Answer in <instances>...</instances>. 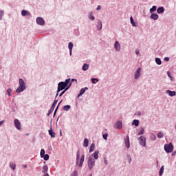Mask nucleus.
<instances>
[{
  "instance_id": "f257e3e1",
  "label": "nucleus",
  "mask_w": 176,
  "mask_h": 176,
  "mask_svg": "<svg viewBox=\"0 0 176 176\" xmlns=\"http://www.w3.org/2000/svg\"><path fill=\"white\" fill-rule=\"evenodd\" d=\"M27 89V85H25V82H24V80L23 78L19 79V87L16 89V93L20 94L23 93L24 90Z\"/></svg>"
},
{
  "instance_id": "f03ea898",
  "label": "nucleus",
  "mask_w": 176,
  "mask_h": 176,
  "mask_svg": "<svg viewBox=\"0 0 176 176\" xmlns=\"http://www.w3.org/2000/svg\"><path fill=\"white\" fill-rule=\"evenodd\" d=\"M69 82H71V78L66 79L65 82L61 81L58 84V91H63L68 85H69Z\"/></svg>"
},
{
  "instance_id": "7ed1b4c3",
  "label": "nucleus",
  "mask_w": 176,
  "mask_h": 176,
  "mask_svg": "<svg viewBox=\"0 0 176 176\" xmlns=\"http://www.w3.org/2000/svg\"><path fill=\"white\" fill-rule=\"evenodd\" d=\"M83 162H85V155H82L80 157L79 154V150H78L76 153V166L78 167H82V166H83Z\"/></svg>"
},
{
  "instance_id": "20e7f679",
  "label": "nucleus",
  "mask_w": 176,
  "mask_h": 176,
  "mask_svg": "<svg viewBox=\"0 0 176 176\" xmlns=\"http://www.w3.org/2000/svg\"><path fill=\"white\" fill-rule=\"evenodd\" d=\"M87 164L89 170H93V167L96 166V160L94 158H92L91 157H89Z\"/></svg>"
},
{
  "instance_id": "39448f33",
  "label": "nucleus",
  "mask_w": 176,
  "mask_h": 176,
  "mask_svg": "<svg viewBox=\"0 0 176 176\" xmlns=\"http://www.w3.org/2000/svg\"><path fill=\"white\" fill-rule=\"evenodd\" d=\"M164 151L166 153H171L174 151V146L173 143L166 144L164 145Z\"/></svg>"
},
{
  "instance_id": "423d86ee",
  "label": "nucleus",
  "mask_w": 176,
  "mask_h": 176,
  "mask_svg": "<svg viewBox=\"0 0 176 176\" xmlns=\"http://www.w3.org/2000/svg\"><path fill=\"white\" fill-rule=\"evenodd\" d=\"M138 141L141 146H143V147L146 146V138H145V136H140L138 138Z\"/></svg>"
},
{
  "instance_id": "0eeeda50",
  "label": "nucleus",
  "mask_w": 176,
  "mask_h": 176,
  "mask_svg": "<svg viewBox=\"0 0 176 176\" xmlns=\"http://www.w3.org/2000/svg\"><path fill=\"white\" fill-rule=\"evenodd\" d=\"M14 124L16 130H21V122L19 119L16 118L14 120Z\"/></svg>"
},
{
  "instance_id": "6e6552de",
  "label": "nucleus",
  "mask_w": 176,
  "mask_h": 176,
  "mask_svg": "<svg viewBox=\"0 0 176 176\" xmlns=\"http://www.w3.org/2000/svg\"><path fill=\"white\" fill-rule=\"evenodd\" d=\"M36 22L38 25H45V19L41 16L36 19Z\"/></svg>"
},
{
  "instance_id": "1a4fd4ad",
  "label": "nucleus",
  "mask_w": 176,
  "mask_h": 176,
  "mask_svg": "<svg viewBox=\"0 0 176 176\" xmlns=\"http://www.w3.org/2000/svg\"><path fill=\"white\" fill-rule=\"evenodd\" d=\"M125 146L127 149L130 148V138L129 135H126V138L124 139Z\"/></svg>"
},
{
  "instance_id": "9d476101",
  "label": "nucleus",
  "mask_w": 176,
  "mask_h": 176,
  "mask_svg": "<svg viewBox=\"0 0 176 176\" xmlns=\"http://www.w3.org/2000/svg\"><path fill=\"white\" fill-rule=\"evenodd\" d=\"M141 76V68L139 67L135 72L134 78L135 80L140 79V77Z\"/></svg>"
},
{
  "instance_id": "9b49d317",
  "label": "nucleus",
  "mask_w": 176,
  "mask_h": 176,
  "mask_svg": "<svg viewBox=\"0 0 176 176\" xmlns=\"http://www.w3.org/2000/svg\"><path fill=\"white\" fill-rule=\"evenodd\" d=\"M123 127V123L122 121H117L114 124V129H122Z\"/></svg>"
},
{
  "instance_id": "f8f14e48",
  "label": "nucleus",
  "mask_w": 176,
  "mask_h": 176,
  "mask_svg": "<svg viewBox=\"0 0 176 176\" xmlns=\"http://www.w3.org/2000/svg\"><path fill=\"white\" fill-rule=\"evenodd\" d=\"M100 153V151L98 150L95 151L94 153L91 154L89 157H91L92 159H95V160H97L98 159V154Z\"/></svg>"
},
{
  "instance_id": "ddd939ff",
  "label": "nucleus",
  "mask_w": 176,
  "mask_h": 176,
  "mask_svg": "<svg viewBox=\"0 0 176 176\" xmlns=\"http://www.w3.org/2000/svg\"><path fill=\"white\" fill-rule=\"evenodd\" d=\"M114 49L116 52H120V43L119 41H116L114 43Z\"/></svg>"
},
{
  "instance_id": "4468645a",
  "label": "nucleus",
  "mask_w": 176,
  "mask_h": 176,
  "mask_svg": "<svg viewBox=\"0 0 176 176\" xmlns=\"http://www.w3.org/2000/svg\"><path fill=\"white\" fill-rule=\"evenodd\" d=\"M48 134L50 135L51 138H54L56 137V133L53 131V128L52 125L50 129L48 131Z\"/></svg>"
},
{
  "instance_id": "2eb2a0df",
  "label": "nucleus",
  "mask_w": 176,
  "mask_h": 176,
  "mask_svg": "<svg viewBox=\"0 0 176 176\" xmlns=\"http://www.w3.org/2000/svg\"><path fill=\"white\" fill-rule=\"evenodd\" d=\"M86 90H89V88L87 87H84V88H82L80 90V93L78 96V98H79L80 97H81V96H83V94H85V93H86Z\"/></svg>"
},
{
  "instance_id": "dca6fc26",
  "label": "nucleus",
  "mask_w": 176,
  "mask_h": 176,
  "mask_svg": "<svg viewBox=\"0 0 176 176\" xmlns=\"http://www.w3.org/2000/svg\"><path fill=\"white\" fill-rule=\"evenodd\" d=\"M150 19L154 21L159 20V14L156 13H152L150 16Z\"/></svg>"
},
{
  "instance_id": "f3484780",
  "label": "nucleus",
  "mask_w": 176,
  "mask_h": 176,
  "mask_svg": "<svg viewBox=\"0 0 176 176\" xmlns=\"http://www.w3.org/2000/svg\"><path fill=\"white\" fill-rule=\"evenodd\" d=\"M166 94H168L170 97H174V96H176V92L175 91H171V90H166Z\"/></svg>"
},
{
  "instance_id": "a211bd4d",
  "label": "nucleus",
  "mask_w": 176,
  "mask_h": 176,
  "mask_svg": "<svg viewBox=\"0 0 176 176\" xmlns=\"http://www.w3.org/2000/svg\"><path fill=\"white\" fill-rule=\"evenodd\" d=\"M47 171H49V167L47 166V165L43 166L42 169V173L47 174Z\"/></svg>"
},
{
  "instance_id": "6ab92c4d",
  "label": "nucleus",
  "mask_w": 176,
  "mask_h": 176,
  "mask_svg": "<svg viewBox=\"0 0 176 176\" xmlns=\"http://www.w3.org/2000/svg\"><path fill=\"white\" fill-rule=\"evenodd\" d=\"M21 15L23 16H31V12H30L29 11H27L25 10H23L21 11Z\"/></svg>"
},
{
  "instance_id": "aec40b11",
  "label": "nucleus",
  "mask_w": 176,
  "mask_h": 176,
  "mask_svg": "<svg viewBox=\"0 0 176 176\" xmlns=\"http://www.w3.org/2000/svg\"><path fill=\"white\" fill-rule=\"evenodd\" d=\"M157 12L158 13V14H161L162 13H164V7H163V6L159 7L157 9Z\"/></svg>"
},
{
  "instance_id": "412c9836",
  "label": "nucleus",
  "mask_w": 176,
  "mask_h": 176,
  "mask_svg": "<svg viewBox=\"0 0 176 176\" xmlns=\"http://www.w3.org/2000/svg\"><path fill=\"white\" fill-rule=\"evenodd\" d=\"M97 30L98 31H101V30H102V22H101V21H98Z\"/></svg>"
},
{
  "instance_id": "4be33fe9",
  "label": "nucleus",
  "mask_w": 176,
  "mask_h": 176,
  "mask_svg": "<svg viewBox=\"0 0 176 176\" xmlns=\"http://www.w3.org/2000/svg\"><path fill=\"white\" fill-rule=\"evenodd\" d=\"M88 18L89 19V20H91V21H94V20H96V17L93 16V12H90L89 13Z\"/></svg>"
},
{
  "instance_id": "5701e85b",
  "label": "nucleus",
  "mask_w": 176,
  "mask_h": 176,
  "mask_svg": "<svg viewBox=\"0 0 176 176\" xmlns=\"http://www.w3.org/2000/svg\"><path fill=\"white\" fill-rule=\"evenodd\" d=\"M130 21H131V24H132L133 27H138V26L137 25V23L135 21H134V19L133 18V16L130 17Z\"/></svg>"
},
{
  "instance_id": "b1692460",
  "label": "nucleus",
  "mask_w": 176,
  "mask_h": 176,
  "mask_svg": "<svg viewBox=\"0 0 176 176\" xmlns=\"http://www.w3.org/2000/svg\"><path fill=\"white\" fill-rule=\"evenodd\" d=\"M132 126H135V127H138V126H140V120H133L132 122Z\"/></svg>"
},
{
  "instance_id": "393cba45",
  "label": "nucleus",
  "mask_w": 176,
  "mask_h": 176,
  "mask_svg": "<svg viewBox=\"0 0 176 176\" xmlns=\"http://www.w3.org/2000/svg\"><path fill=\"white\" fill-rule=\"evenodd\" d=\"M95 148H96V144L94 143H92L89 147V153H91V152H94Z\"/></svg>"
},
{
  "instance_id": "a878e982",
  "label": "nucleus",
  "mask_w": 176,
  "mask_h": 176,
  "mask_svg": "<svg viewBox=\"0 0 176 176\" xmlns=\"http://www.w3.org/2000/svg\"><path fill=\"white\" fill-rule=\"evenodd\" d=\"M82 71H87V69H89V64L84 63L82 67Z\"/></svg>"
},
{
  "instance_id": "bb28decb",
  "label": "nucleus",
  "mask_w": 176,
  "mask_h": 176,
  "mask_svg": "<svg viewBox=\"0 0 176 176\" xmlns=\"http://www.w3.org/2000/svg\"><path fill=\"white\" fill-rule=\"evenodd\" d=\"M83 146H85V148H87V146H89V139L85 138L84 140Z\"/></svg>"
},
{
  "instance_id": "cd10ccee",
  "label": "nucleus",
  "mask_w": 176,
  "mask_h": 176,
  "mask_svg": "<svg viewBox=\"0 0 176 176\" xmlns=\"http://www.w3.org/2000/svg\"><path fill=\"white\" fill-rule=\"evenodd\" d=\"M163 173H164V165L162 166V167L160 169L159 175L160 176H162L163 175Z\"/></svg>"
},
{
  "instance_id": "c85d7f7f",
  "label": "nucleus",
  "mask_w": 176,
  "mask_h": 176,
  "mask_svg": "<svg viewBox=\"0 0 176 176\" xmlns=\"http://www.w3.org/2000/svg\"><path fill=\"white\" fill-rule=\"evenodd\" d=\"M69 109H71V105L69 104H67L63 107V111H66L67 112H68Z\"/></svg>"
},
{
  "instance_id": "c756f323",
  "label": "nucleus",
  "mask_w": 176,
  "mask_h": 176,
  "mask_svg": "<svg viewBox=\"0 0 176 176\" xmlns=\"http://www.w3.org/2000/svg\"><path fill=\"white\" fill-rule=\"evenodd\" d=\"M157 7L156 6H153L151 8H150V13H153V12H156Z\"/></svg>"
},
{
  "instance_id": "7c9ffc66",
  "label": "nucleus",
  "mask_w": 176,
  "mask_h": 176,
  "mask_svg": "<svg viewBox=\"0 0 176 176\" xmlns=\"http://www.w3.org/2000/svg\"><path fill=\"white\" fill-rule=\"evenodd\" d=\"M155 63L157 65H162V59L160 58H155Z\"/></svg>"
},
{
  "instance_id": "2f4dec72",
  "label": "nucleus",
  "mask_w": 176,
  "mask_h": 176,
  "mask_svg": "<svg viewBox=\"0 0 176 176\" xmlns=\"http://www.w3.org/2000/svg\"><path fill=\"white\" fill-rule=\"evenodd\" d=\"M157 137V138H163V137H164V133L163 132H158Z\"/></svg>"
},
{
  "instance_id": "473e14b6",
  "label": "nucleus",
  "mask_w": 176,
  "mask_h": 176,
  "mask_svg": "<svg viewBox=\"0 0 176 176\" xmlns=\"http://www.w3.org/2000/svg\"><path fill=\"white\" fill-rule=\"evenodd\" d=\"M10 167L12 170H16V164H14L13 162H10Z\"/></svg>"
},
{
  "instance_id": "72a5a7b5",
  "label": "nucleus",
  "mask_w": 176,
  "mask_h": 176,
  "mask_svg": "<svg viewBox=\"0 0 176 176\" xmlns=\"http://www.w3.org/2000/svg\"><path fill=\"white\" fill-rule=\"evenodd\" d=\"M72 86V82H69L68 85L64 89V91L66 92L67 91L69 90V88Z\"/></svg>"
},
{
  "instance_id": "f704fd0d",
  "label": "nucleus",
  "mask_w": 176,
  "mask_h": 176,
  "mask_svg": "<svg viewBox=\"0 0 176 176\" xmlns=\"http://www.w3.org/2000/svg\"><path fill=\"white\" fill-rule=\"evenodd\" d=\"M72 86V82H69L68 85L64 89V91L66 92L67 91L69 90V88Z\"/></svg>"
},
{
  "instance_id": "c9c22d12",
  "label": "nucleus",
  "mask_w": 176,
  "mask_h": 176,
  "mask_svg": "<svg viewBox=\"0 0 176 176\" xmlns=\"http://www.w3.org/2000/svg\"><path fill=\"white\" fill-rule=\"evenodd\" d=\"M68 49L69 50H72V49H74V43H72V42L69 43Z\"/></svg>"
},
{
  "instance_id": "e433bc0d",
  "label": "nucleus",
  "mask_w": 176,
  "mask_h": 176,
  "mask_svg": "<svg viewBox=\"0 0 176 176\" xmlns=\"http://www.w3.org/2000/svg\"><path fill=\"white\" fill-rule=\"evenodd\" d=\"M96 82H100V80L98 78H91V82L93 83V85H96Z\"/></svg>"
},
{
  "instance_id": "4c0bfd02",
  "label": "nucleus",
  "mask_w": 176,
  "mask_h": 176,
  "mask_svg": "<svg viewBox=\"0 0 176 176\" xmlns=\"http://www.w3.org/2000/svg\"><path fill=\"white\" fill-rule=\"evenodd\" d=\"M45 162L49 160V154H45L41 157Z\"/></svg>"
},
{
  "instance_id": "58836bf2",
  "label": "nucleus",
  "mask_w": 176,
  "mask_h": 176,
  "mask_svg": "<svg viewBox=\"0 0 176 176\" xmlns=\"http://www.w3.org/2000/svg\"><path fill=\"white\" fill-rule=\"evenodd\" d=\"M144 132L145 129H144V128H142L141 130L138 132V135H142Z\"/></svg>"
},
{
  "instance_id": "ea45409f",
  "label": "nucleus",
  "mask_w": 176,
  "mask_h": 176,
  "mask_svg": "<svg viewBox=\"0 0 176 176\" xmlns=\"http://www.w3.org/2000/svg\"><path fill=\"white\" fill-rule=\"evenodd\" d=\"M12 89H10V88H8V89H7V94H8V96H9V97H11L12 96Z\"/></svg>"
},
{
  "instance_id": "a19ab883",
  "label": "nucleus",
  "mask_w": 176,
  "mask_h": 176,
  "mask_svg": "<svg viewBox=\"0 0 176 176\" xmlns=\"http://www.w3.org/2000/svg\"><path fill=\"white\" fill-rule=\"evenodd\" d=\"M46 154H45V149L42 148L41 150V152H40V156L41 157H43V156L45 155Z\"/></svg>"
},
{
  "instance_id": "79ce46f5",
  "label": "nucleus",
  "mask_w": 176,
  "mask_h": 176,
  "mask_svg": "<svg viewBox=\"0 0 176 176\" xmlns=\"http://www.w3.org/2000/svg\"><path fill=\"white\" fill-rule=\"evenodd\" d=\"M3 14H5V12L3 10H0V20H2V17H3Z\"/></svg>"
},
{
  "instance_id": "37998d69",
  "label": "nucleus",
  "mask_w": 176,
  "mask_h": 176,
  "mask_svg": "<svg viewBox=\"0 0 176 176\" xmlns=\"http://www.w3.org/2000/svg\"><path fill=\"white\" fill-rule=\"evenodd\" d=\"M151 141H155L156 140V135L155 134H153L151 135Z\"/></svg>"
},
{
  "instance_id": "c03bdc74",
  "label": "nucleus",
  "mask_w": 176,
  "mask_h": 176,
  "mask_svg": "<svg viewBox=\"0 0 176 176\" xmlns=\"http://www.w3.org/2000/svg\"><path fill=\"white\" fill-rule=\"evenodd\" d=\"M103 139L107 140H108V133H104L102 135Z\"/></svg>"
},
{
  "instance_id": "a18cd8bd",
  "label": "nucleus",
  "mask_w": 176,
  "mask_h": 176,
  "mask_svg": "<svg viewBox=\"0 0 176 176\" xmlns=\"http://www.w3.org/2000/svg\"><path fill=\"white\" fill-rule=\"evenodd\" d=\"M71 176H78V171L74 170V171L72 173Z\"/></svg>"
},
{
  "instance_id": "49530a36",
  "label": "nucleus",
  "mask_w": 176,
  "mask_h": 176,
  "mask_svg": "<svg viewBox=\"0 0 176 176\" xmlns=\"http://www.w3.org/2000/svg\"><path fill=\"white\" fill-rule=\"evenodd\" d=\"M54 110H52V109H50V110L48 111V113L47 114V116H50V114H52L53 113Z\"/></svg>"
},
{
  "instance_id": "de8ad7c7",
  "label": "nucleus",
  "mask_w": 176,
  "mask_h": 176,
  "mask_svg": "<svg viewBox=\"0 0 176 176\" xmlns=\"http://www.w3.org/2000/svg\"><path fill=\"white\" fill-rule=\"evenodd\" d=\"M127 160H128V162L129 163H131V156L127 155Z\"/></svg>"
},
{
  "instance_id": "09e8293b",
  "label": "nucleus",
  "mask_w": 176,
  "mask_h": 176,
  "mask_svg": "<svg viewBox=\"0 0 176 176\" xmlns=\"http://www.w3.org/2000/svg\"><path fill=\"white\" fill-rule=\"evenodd\" d=\"M54 108H56V104L54 103H52L50 109H52V111H54Z\"/></svg>"
},
{
  "instance_id": "8fccbe9b",
  "label": "nucleus",
  "mask_w": 176,
  "mask_h": 176,
  "mask_svg": "<svg viewBox=\"0 0 176 176\" xmlns=\"http://www.w3.org/2000/svg\"><path fill=\"white\" fill-rule=\"evenodd\" d=\"M54 108H56V104L54 103H52L50 109H52V111H54Z\"/></svg>"
},
{
  "instance_id": "3c124183",
  "label": "nucleus",
  "mask_w": 176,
  "mask_h": 176,
  "mask_svg": "<svg viewBox=\"0 0 176 176\" xmlns=\"http://www.w3.org/2000/svg\"><path fill=\"white\" fill-rule=\"evenodd\" d=\"M167 75L168 76V78H170L171 79V80H173V76H171V74H170V72H167Z\"/></svg>"
},
{
  "instance_id": "603ef678",
  "label": "nucleus",
  "mask_w": 176,
  "mask_h": 176,
  "mask_svg": "<svg viewBox=\"0 0 176 176\" xmlns=\"http://www.w3.org/2000/svg\"><path fill=\"white\" fill-rule=\"evenodd\" d=\"M135 115L136 116H141V111H136L135 113Z\"/></svg>"
},
{
  "instance_id": "864d4df0",
  "label": "nucleus",
  "mask_w": 176,
  "mask_h": 176,
  "mask_svg": "<svg viewBox=\"0 0 176 176\" xmlns=\"http://www.w3.org/2000/svg\"><path fill=\"white\" fill-rule=\"evenodd\" d=\"M104 162L106 166H108V160H107V157H104Z\"/></svg>"
},
{
  "instance_id": "5fc2aeb1",
  "label": "nucleus",
  "mask_w": 176,
  "mask_h": 176,
  "mask_svg": "<svg viewBox=\"0 0 176 176\" xmlns=\"http://www.w3.org/2000/svg\"><path fill=\"white\" fill-rule=\"evenodd\" d=\"M164 61L168 62V61H170V58H168V57H165V58H164Z\"/></svg>"
},
{
  "instance_id": "6e6d98bb",
  "label": "nucleus",
  "mask_w": 176,
  "mask_h": 176,
  "mask_svg": "<svg viewBox=\"0 0 176 176\" xmlns=\"http://www.w3.org/2000/svg\"><path fill=\"white\" fill-rule=\"evenodd\" d=\"M59 93H60V91H58V89H57L56 94V96H55V98H57V97H58V94Z\"/></svg>"
},
{
  "instance_id": "4d7b16f0",
  "label": "nucleus",
  "mask_w": 176,
  "mask_h": 176,
  "mask_svg": "<svg viewBox=\"0 0 176 176\" xmlns=\"http://www.w3.org/2000/svg\"><path fill=\"white\" fill-rule=\"evenodd\" d=\"M58 102V100L55 98L54 101L53 102V104H55V105H57V102Z\"/></svg>"
},
{
  "instance_id": "13d9d810",
  "label": "nucleus",
  "mask_w": 176,
  "mask_h": 176,
  "mask_svg": "<svg viewBox=\"0 0 176 176\" xmlns=\"http://www.w3.org/2000/svg\"><path fill=\"white\" fill-rule=\"evenodd\" d=\"M65 91L63 90L60 94H59V97H62V96L65 94Z\"/></svg>"
},
{
  "instance_id": "bf43d9fd",
  "label": "nucleus",
  "mask_w": 176,
  "mask_h": 176,
  "mask_svg": "<svg viewBox=\"0 0 176 176\" xmlns=\"http://www.w3.org/2000/svg\"><path fill=\"white\" fill-rule=\"evenodd\" d=\"M3 123H5V120L0 121V126H2Z\"/></svg>"
},
{
  "instance_id": "052dcab7",
  "label": "nucleus",
  "mask_w": 176,
  "mask_h": 176,
  "mask_svg": "<svg viewBox=\"0 0 176 176\" xmlns=\"http://www.w3.org/2000/svg\"><path fill=\"white\" fill-rule=\"evenodd\" d=\"M96 10H101V6H98L96 8Z\"/></svg>"
},
{
  "instance_id": "680f3d73",
  "label": "nucleus",
  "mask_w": 176,
  "mask_h": 176,
  "mask_svg": "<svg viewBox=\"0 0 176 176\" xmlns=\"http://www.w3.org/2000/svg\"><path fill=\"white\" fill-rule=\"evenodd\" d=\"M135 54H137V55L140 54V50H135Z\"/></svg>"
},
{
  "instance_id": "e2e57ef3",
  "label": "nucleus",
  "mask_w": 176,
  "mask_h": 176,
  "mask_svg": "<svg viewBox=\"0 0 176 176\" xmlns=\"http://www.w3.org/2000/svg\"><path fill=\"white\" fill-rule=\"evenodd\" d=\"M175 155H176V151L172 153V156H175Z\"/></svg>"
},
{
  "instance_id": "0e129e2a",
  "label": "nucleus",
  "mask_w": 176,
  "mask_h": 176,
  "mask_svg": "<svg viewBox=\"0 0 176 176\" xmlns=\"http://www.w3.org/2000/svg\"><path fill=\"white\" fill-rule=\"evenodd\" d=\"M60 107V105H57L56 109H55V112H57V111L58 110V107Z\"/></svg>"
},
{
  "instance_id": "69168bd1",
  "label": "nucleus",
  "mask_w": 176,
  "mask_h": 176,
  "mask_svg": "<svg viewBox=\"0 0 176 176\" xmlns=\"http://www.w3.org/2000/svg\"><path fill=\"white\" fill-rule=\"evenodd\" d=\"M69 50V56H72V50Z\"/></svg>"
},
{
  "instance_id": "338daca9",
  "label": "nucleus",
  "mask_w": 176,
  "mask_h": 176,
  "mask_svg": "<svg viewBox=\"0 0 176 176\" xmlns=\"http://www.w3.org/2000/svg\"><path fill=\"white\" fill-rule=\"evenodd\" d=\"M43 176H50V175H49V173H44Z\"/></svg>"
},
{
  "instance_id": "774afa93",
  "label": "nucleus",
  "mask_w": 176,
  "mask_h": 176,
  "mask_svg": "<svg viewBox=\"0 0 176 176\" xmlns=\"http://www.w3.org/2000/svg\"><path fill=\"white\" fill-rule=\"evenodd\" d=\"M23 168H27V165H23Z\"/></svg>"
}]
</instances>
